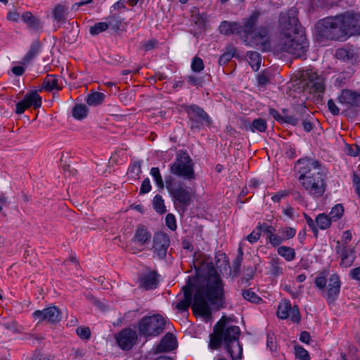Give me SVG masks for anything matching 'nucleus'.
Returning a JSON list of instances; mask_svg holds the SVG:
<instances>
[{
    "mask_svg": "<svg viewBox=\"0 0 360 360\" xmlns=\"http://www.w3.org/2000/svg\"><path fill=\"white\" fill-rule=\"evenodd\" d=\"M288 194L289 192L288 191H281L277 192L275 195H274L271 197V200L275 202H278L282 198L288 196Z\"/></svg>",
    "mask_w": 360,
    "mask_h": 360,
    "instance_id": "obj_57",
    "label": "nucleus"
},
{
    "mask_svg": "<svg viewBox=\"0 0 360 360\" xmlns=\"http://www.w3.org/2000/svg\"><path fill=\"white\" fill-rule=\"evenodd\" d=\"M32 316L38 322L46 321L51 323H56L61 321V311L55 306L49 307L42 310H36Z\"/></svg>",
    "mask_w": 360,
    "mask_h": 360,
    "instance_id": "obj_12",
    "label": "nucleus"
},
{
    "mask_svg": "<svg viewBox=\"0 0 360 360\" xmlns=\"http://www.w3.org/2000/svg\"><path fill=\"white\" fill-rule=\"evenodd\" d=\"M295 355L296 359L299 360H309V354L308 352L302 347H295Z\"/></svg>",
    "mask_w": 360,
    "mask_h": 360,
    "instance_id": "obj_45",
    "label": "nucleus"
},
{
    "mask_svg": "<svg viewBox=\"0 0 360 360\" xmlns=\"http://www.w3.org/2000/svg\"><path fill=\"white\" fill-rule=\"evenodd\" d=\"M158 41L155 39H150L146 41H143L141 43V46L145 51H149L158 46Z\"/></svg>",
    "mask_w": 360,
    "mask_h": 360,
    "instance_id": "obj_47",
    "label": "nucleus"
},
{
    "mask_svg": "<svg viewBox=\"0 0 360 360\" xmlns=\"http://www.w3.org/2000/svg\"><path fill=\"white\" fill-rule=\"evenodd\" d=\"M266 347L271 351H276V343L273 334H268L266 338Z\"/></svg>",
    "mask_w": 360,
    "mask_h": 360,
    "instance_id": "obj_53",
    "label": "nucleus"
},
{
    "mask_svg": "<svg viewBox=\"0 0 360 360\" xmlns=\"http://www.w3.org/2000/svg\"><path fill=\"white\" fill-rule=\"evenodd\" d=\"M340 290V281L337 274H333L329 279L326 289L321 292V295L328 303H333L338 297Z\"/></svg>",
    "mask_w": 360,
    "mask_h": 360,
    "instance_id": "obj_15",
    "label": "nucleus"
},
{
    "mask_svg": "<svg viewBox=\"0 0 360 360\" xmlns=\"http://www.w3.org/2000/svg\"><path fill=\"white\" fill-rule=\"evenodd\" d=\"M105 95L100 92H94L87 96L86 101L89 105H98L103 103Z\"/></svg>",
    "mask_w": 360,
    "mask_h": 360,
    "instance_id": "obj_35",
    "label": "nucleus"
},
{
    "mask_svg": "<svg viewBox=\"0 0 360 360\" xmlns=\"http://www.w3.org/2000/svg\"><path fill=\"white\" fill-rule=\"evenodd\" d=\"M41 51V44L39 41H34L29 50V51L24 56V60L25 63L30 62Z\"/></svg>",
    "mask_w": 360,
    "mask_h": 360,
    "instance_id": "obj_34",
    "label": "nucleus"
},
{
    "mask_svg": "<svg viewBox=\"0 0 360 360\" xmlns=\"http://www.w3.org/2000/svg\"><path fill=\"white\" fill-rule=\"evenodd\" d=\"M267 124L265 120L262 118H257L252 121L250 130L252 132H264L266 130Z\"/></svg>",
    "mask_w": 360,
    "mask_h": 360,
    "instance_id": "obj_36",
    "label": "nucleus"
},
{
    "mask_svg": "<svg viewBox=\"0 0 360 360\" xmlns=\"http://www.w3.org/2000/svg\"><path fill=\"white\" fill-rule=\"evenodd\" d=\"M3 326L5 328L12 330V331H16L17 330V323L15 321H8L4 323H3Z\"/></svg>",
    "mask_w": 360,
    "mask_h": 360,
    "instance_id": "obj_60",
    "label": "nucleus"
},
{
    "mask_svg": "<svg viewBox=\"0 0 360 360\" xmlns=\"http://www.w3.org/2000/svg\"><path fill=\"white\" fill-rule=\"evenodd\" d=\"M22 20L32 29L38 30L40 27L39 20L29 11L22 13Z\"/></svg>",
    "mask_w": 360,
    "mask_h": 360,
    "instance_id": "obj_31",
    "label": "nucleus"
},
{
    "mask_svg": "<svg viewBox=\"0 0 360 360\" xmlns=\"http://www.w3.org/2000/svg\"><path fill=\"white\" fill-rule=\"evenodd\" d=\"M68 6L65 4L56 5L52 10V15L54 21L63 22L68 18Z\"/></svg>",
    "mask_w": 360,
    "mask_h": 360,
    "instance_id": "obj_23",
    "label": "nucleus"
},
{
    "mask_svg": "<svg viewBox=\"0 0 360 360\" xmlns=\"http://www.w3.org/2000/svg\"><path fill=\"white\" fill-rule=\"evenodd\" d=\"M328 107L332 114L338 115L339 113V108L333 100H329L328 101Z\"/></svg>",
    "mask_w": 360,
    "mask_h": 360,
    "instance_id": "obj_62",
    "label": "nucleus"
},
{
    "mask_svg": "<svg viewBox=\"0 0 360 360\" xmlns=\"http://www.w3.org/2000/svg\"><path fill=\"white\" fill-rule=\"evenodd\" d=\"M139 286L146 290L155 288L158 285L157 275L154 271H148L139 278Z\"/></svg>",
    "mask_w": 360,
    "mask_h": 360,
    "instance_id": "obj_19",
    "label": "nucleus"
},
{
    "mask_svg": "<svg viewBox=\"0 0 360 360\" xmlns=\"http://www.w3.org/2000/svg\"><path fill=\"white\" fill-rule=\"evenodd\" d=\"M234 53V47L231 45L228 46L226 51L219 58V64L220 65L226 64L233 58Z\"/></svg>",
    "mask_w": 360,
    "mask_h": 360,
    "instance_id": "obj_38",
    "label": "nucleus"
},
{
    "mask_svg": "<svg viewBox=\"0 0 360 360\" xmlns=\"http://www.w3.org/2000/svg\"><path fill=\"white\" fill-rule=\"evenodd\" d=\"M41 105V97L39 95L37 91H30L27 92L24 98L16 103L15 113L22 114L30 107L34 109L40 108Z\"/></svg>",
    "mask_w": 360,
    "mask_h": 360,
    "instance_id": "obj_11",
    "label": "nucleus"
},
{
    "mask_svg": "<svg viewBox=\"0 0 360 360\" xmlns=\"http://www.w3.org/2000/svg\"><path fill=\"white\" fill-rule=\"evenodd\" d=\"M327 280L325 276H318L315 278V285L321 292H323L326 288Z\"/></svg>",
    "mask_w": 360,
    "mask_h": 360,
    "instance_id": "obj_51",
    "label": "nucleus"
},
{
    "mask_svg": "<svg viewBox=\"0 0 360 360\" xmlns=\"http://www.w3.org/2000/svg\"><path fill=\"white\" fill-rule=\"evenodd\" d=\"M188 114L190 127L192 129H200L203 125L210 126L212 119L209 115L201 108L195 105L187 106L185 109Z\"/></svg>",
    "mask_w": 360,
    "mask_h": 360,
    "instance_id": "obj_10",
    "label": "nucleus"
},
{
    "mask_svg": "<svg viewBox=\"0 0 360 360\" xmlns=\"http://www.w3.org/2000/svg\"><path fill=\"white\" fill-rule=\"evenodd\" d=\"M277 316L281 319H290L292 322L298 323L300 320L297 307H292L289 300L282 301L278 306Z\"/></svg>",
    "mask_w": 360,
    "mask_h": 360,
    "instance_id": "obj_13",
    "label": "nucleus"
},
{
    "mask_svg": "<svg viewBox=\"0 0 360 360\" xmlns=\"http://www.w3.org/2000/svg\"><path fill=\"white\" fill-rule=\"evenodd\" d=\"M283 239L282 238L281 234L274 233L271 237L267 240V242L271 244L274 247L278 246L283 242Z\"/></svg>",
    "mask_w": 360,
    "mask_h": 360,
    "instance_id": "obj_49",
    "label": "nucleus"
},
{
    "mask_svg": "<svg viewBox=\"0 0 360 360\" xmlns=\"http://www.w3.org/2000/svg\"><path fill=\"white\" fill-rule=\"evenodd\" d=\"M278 254L286 261L290 262L295 258V251L288 246H281L277 249Z\"/></svg>",
    "mask_w": 360,
    "mask_h": 360,
    "instance_id": "obj_32",
    "label": "nucleus"
},
{
    "mask_svg": "<svg viewBox=\"0 0 360 360\" xmlns=\"http://www.w3.org/2000/svg\"><path fill=\"white\" fill-rule=\"evenodd\" d=\"M304 219L307 225L312 230V231L316 234L318 233V228L316 226V220L314 221L311 217H309L307 214L304 213L303 214Z\"/></svg>",
    "mask_w": 360,
    "mask_h": 360,
    "instance_id": "obj_52",
    "label": "nucleus"
},
{
    "mask_svg": "<svg viewBox=\"0 0 360 360\" xmlns=\"http://www.w3.org/2000/svg\"><path fill=\"white\" fill-rule=\"evenodd\" d=\"M311 336L307 331H303L300 334V340L304 343H309L310 341Z\"/></svg>",
    "mask_w": 360,
    "mask_h": 360,
    "instance_id": "obj_64",
    "label": "nucleus"
},
{
    "mask_svg": "<svg viewBox=\"0 0 360 360\" xmlns=\"http://www.w3.org/2000/svg\"><path fill=\"white\" fill-rule=\"evenodd\" d=\"M295 167L297 179L306 193L314 198L323 196L327 176L319 161L304 158L297 161Z\"/></svg>",
    "mask_w": 360,
    "mask_h": 360,
    "instance_id": "obj_4",
    "label": "nucleus"
},
{
    "mask_svg": "<svg viewBox=\"0 0 360 360\" xmlns=\"http://www.w3.org/2000/svg\"><path fill=\"white\" fill-rule=\"evenodd\" d=\"M150 174L153 178L157 186L162 189L164 188V182L158 167H152L150 171Z\"/></svg>",
    "mask_w": 360,
    "mask_h": 360,
    "instance_id": "obj_40",
    "label": "nucleus"
},
{
    "mask_svg": "<svg viewBox=\"0 0 360 360\" xmlns=\"http://www.w3.org/2000/svg\"><path fill=\"white\" fill-rule=\"evenodd\" d=\"M331 219L325 213L319 214L316 217V226L318 229L326 230L330 227Z\"/></svg>",
    "mask_w": 360,
    "mask_h": 360,
    "instance_id": "obj_28",
    "label": "nucleus"
},
{
    "mask_svg": "<svg viewBox=\"0 0 360 360\" xmlns=\"http://www.w3.org/2000/svg\"><path fill=\"white\" fill-rule=\"evenodd\" d=\"M153 205L154 210L160 213L163 214L166 212V207L165 205L164 200L161 195H156L153 200Z\"/></svg>",
    "mask_w": 360,
    "mask_h": 360,
    "instance_id": "obj_39",
    "label": "nucleus"
},
{
    "mask_svg": "<svg viewBox=\"0 0 360 360\" xmlns=\"http://www.w3.org/2000/svg\"><path fill=\"white\" fill-rule=\"evenodd\" d=\"M169 172L186 180L195 179L194 164L188 153L178 150L174 161L169 165Z\"/></svg>",
    "mask_w": 360,
    "mask_h": 360,
    "instance_id": "obj_7",
    "label": "nucleus"
},
{
    "mask_svg": "<svg viewBox=\"0 0 360 360\" xmlns=\"http://www.w3.org/2000/svg\"><path fill=\"white\" fill-rule=\"evenodd\" d=\"M191 70L195 72H200L204 70L205 65L202 58L195 56L191 63Z\"/></svg>",
    "mask_w": 360,
    "mask_h": 360,
    "instance_id": "obj_43",
    "label": "nucleus"
},
{
    "mask_svg": "<svg viewBox=\"0 0 360 360\" xmlns=\"http://www.w3.org/2000/svg\"><path fill=\"white\" fill-rule=\"evenodd\" d=\"M278 233L281 234L283 240L292 238L296 234V229L292 227H285L278 230Z\"/></svg>",
    "mask_w": 360,
    "mask_h": 360,
    "instance_id": "obj_42",
    "label": "nucleus"
},
{
    "mask_svg": "<svg viewBox=\"0 0 360 360\" xmlns=\"http://www.w3.org/2000/svg\"><path fill=\"white\" fill-rule=\"evenodd\" d=\"M262 226V231H264V233L266 234V240H268L271 236H273L275 233V229L266 224H261Z\"/></svg>",
    "mask_w": 360,
    "mask_h": 360,
    "instance_id": "obj_55",
    "label": "nucleus"
},
{
    "mask_svg": "<svg viewBox=\"0 0 360 360\" xmlns=\"http://www.w3.org/2000/svg\"><path fill=\"white\" fill-rule=\"evenodd\" d=\"M61 88V79L53 75H48L44 78L41 85V89L47 91L60 90Z\"/></svg>",
    "mask_w": 360,
    "mask_h": 360,
    "instance_id": "obj_22",
    "label": "nucleus"
},
{
    "mask_svg": "<svg viewBox=\"0 0 360 360\" xmlns=\"http://www.w3.org/2000/svg\"><path fill=\"white\" fill-rule=\"evenodd\" d=\"M276 73H274L270 69H266L262 71L257 75V82L259 85L264 86L270 83L273 79L274 76Z\"/></svg>",
    "mask_w": 360,
    "mask_h": 360,
    "instance_id": "obj_33",
    "label": "nucleus"
},
{
    "mask_svg": "<svg viewBox=\"0 0 360 360\" xmlns=\"http://www.w3.org/2000/svg\"><path fill=\"white\" fill-rule=\"evenodd\" d=\"M344 211L343 206L341 204H337L332 207L328 217L332 221H336L343 216Z\"/></svg>",
    "mask_w": 360,
    "mask_h": 360,
    "instance_id": "obj_37",
    "label": "nucleus"
},
{
    "mask_svg": "<svg viewBox=\"0 0 360 360\" xmlns=\"http://www.w3.org/2000/svg\"><path fill=\"white\" fill-rule=\"evenodd\" d=\"M282 262L278 257H273L269 262V269L271 274L278 276L283 274Z\"/></svg>",
    "mask_w": 360,
    "mask_h": 360,
    "instance_id": "obj_29",
    "label": "nucleus"
},
{
    "mask_svg": "<svg viewBox=\"0 0 360 360\" xmlns=\"http://www.w3.org/2000/svg\"><path fill=\"white\" fill-rule=\"evenodd\" d=\"M225 345L233 360L241 359L243 355V348L239 344L238 339L233 340V341H231L230 343Z\"/></svg>",
    "mask_w": 360,
    "mask_h": 360,
    "instance_id": "obj_24",
    "label": "nucleus"
},
{
    "mask_svg": "<svg viewBox=\"0 0 360 360\" xmlns=\"http://www.w3.org/2000/svg\"><path fill=\"white\" fill-rule=\"evenodd\" d=\"M11 72L16 76H21L25 72V68L22 66H14L12 68Z\"/></svg>",
    "mask_w": 360,
    "mask_h": 360,
    "instance_id": "obj_63",
    "label": "nucleus"
},
{
    "mask_svg": "<svg viewBox=\"0 0 360 360\" xmlns=\"http://www.w3.org/2000/svg\"><path fill=\"white\" fill-rule=\"evenodd\" d=\"M166 184L174 203L178 202L184 206L189 205L193 195V191L191 187L186 186L181 181L169 180L167 181Z\"/></svg>",
    "mask_w": 360,
    "mask_h": 360,
    "instance_id": "obj_8",
    "label": "nucleus"
},
{
    "mask_svg": "<svg viewBox=\"0 0 360 360\" xmlns=\"http://www.w3.org/2000/svg\"><path fill=\"white\" fill-rule=\"evenodd\" d=\"M89 110L84 104L77 103L72 110V117L77 120H82L87 117Z\"/></svg>",
    "mask_w": 360,
    "mask_h": 360,
    "instance_id": "obj_27",
    "label": "nucleus"
},
{
    "mask_svg": "<svg viewBox=\"0 0 360 360\" xmlns=\"http://www.w3.org/2000/svg\"><path fill=\"white\" fill-rule=\"evenodd\" d=\"M166 225L169 229L174 231L176 229V219L172 214H168L165 218Z\"/></svg>",
    "mask_w": 360,
    "mask_h": 360,
    "instance_id": "obj_50",
    "label": "nucleus"
},
{
    "mask_svg": "<svg viewBox=\"0 0 360 360\" xmlns=\"http://www.w3.org/2000/svg\"><path fill=\"white\" fill-rule=\"evenodd\" d=\"M150 233L145 227L140 226L137 228L132 241L143 245L147 243L150 239Z\"/></svg>",
    "mask_w": 360,
    "mask_h": 360,
    "instance_id": "obj_25",
    "label": "nucleus"
},
{
    "mask_svg": "<svg viewBox=\"0 0 360 360\" xmlns=\"http://www.w3.org/2000/svg\"><path fill=\"white\" fill-rule=\"evenodd\" d=\"M279 34L274 46L275 53H288L295 58L306 57L309 42L297 18V11L291 8L279 17Z\"/></svg>",
    "mask_w": 360,
    "mask_h": 360,
    "instance_id": "obj_2",
    "label": "nucleus"
},
{
    "mask_svg": "<svg viewBox=\"0 0 360 360\" xmlns=\"http://www.w3.org/2000/svg\"><path fill=\"white\" fill-rule=\"evenodd\" d=\"M151 188L150 179L148 178H146L141 184L140 193L142 194L148 193L150 191Z\"/></svg>",
    "mask_w": 360,
    "mask_h": 360,
    "instance_id": "obj_54",
    "label": "nucleus"
},
{
    "mask_svg": "<svg viewBox=\"0 0 360 360\" xmlns=\"http://www.w3.org/2000/svg\"><path fill=\"white\" fill-rule=\"evenodd\" d=\"M169 246V236L162 232L156 233L153 237V249L155 252L160 258H163Z\"/></svg>",
    "mask_w": 360,
    "mask_h": 360,
    "instance_id": "obj_16",
    "label": "nucleus"
},
{
    "mask_svg": "<svg viewBox=\"0 0 360 360\" xmlns=\"http://www.w3.org/2000/svg\"><path fill=\"white\" fill-rule=\"evenodd\" d=\"M321 34L327 39L345 41L360 34V14L346 13L323 19L317 24Z\"/></svg>",
    "mask_w": 360,
    "mask_h": 360,
    "instance_id": "obj_5",
    "label": "nucleus"
},
{
    "mask_svg": "<svg viewBox=\"0 0 360 360\" xmlns=\"http://www.w3.org/2000/svg\"><path fill=\"white\" fill-rule=\"evenodd\" d=\"M196 278L189 277L188 283L182 288L184 298L176 305L181 311H187L191 306L193 313L209 318L211 309L209 303L217 307H224V284L210 261L199 262Z\"/></svg>",
    "mask_w": 360,
    "mask_h": 360,
    "instance_id": "obj_1",
    "label": "nucleus"
},
{
    "mask_svg": "<svg viewBox=\"0 0 360 360\" xmlns=\"http://www.w3.org/2000/svg\"><path fill=\"white\" fill-rule=\"evenodd\" d=\"M258 14L255 13L243 21V25L236 22L223 21L219 30L221 34L231 35L236 33L249 46H258L263 51L270 48L269 30L266 27H255Z\"/></svg>",
    "mask_w": 360,
    "mask_h": 360,
    "instance_id": "obj_3",
    "label": "nucleus"
},
{
    "mask_svg": "<svg viewBox=\"0 0 360 360\" xmlns=\"http://www.w3.org/2000/svg\"><path fill=\"white\" fill-rule=\"evenodd\" d=\"M109 25L105 22H100L94 24L90 27L89 32L92 35H97L99 33L106 30Z\"/></svg>",
    "mask_w": 360,
    "mask_h": 360,
    "instance_id": "obj_41",
    "label": "nucleus"
},
{
    "mask_svg": "<svg viewBox=\"0 0 360 360\" xmlns=\"http://www.w3.org/2000/svg\"><path fill=\"white\" fill-rule=\"evenodd\" d=\"M246 60L254 71H257L261 65L262 58L260 54L256 51H248L246 53Z\"/></svg>",
    "mask_w": 360,
    "mask_h": 360,
    "instance_id": "obj_26",
    "label": "nucleus"
},
{
    "mask_svg": "<svg viewBox=\"0 0 360 360\" xmlns=\"http://www.w3.org/2000/svg\"><path fill=\"white\" fill-rule=\"evenodd\" d=\"M165 322L160 315L146 316L139 323V332L145 336H157L164 330Z\"/></svg>",
    "mask_w": 360,
    "mask_h": 360,
    "instance_id": "obj_9",
    "label": "nucleus"
},
{
    "mask_svg": "<svg viewBox=\"0 0 360 360\" xmlns=\"http://www.w3.org/2000/svg\"><path fill=\"white\" fill-rule=\"evenodd\" d=\"M187 82L193 86H200L201 81L199 78L193 75H188L186 77Z\"/></svg>",
    "mask_w": 360,
    "mask_h": 360,
    "instance_id": "obj_59",
    "label": "nucleus"
},
{
    "mask_svg": "<svg viewBox=\"0 0 360 360\" xmlns=\"http://www.w3.org/2000/svg\"><path fill=\"white\" fill-rule=\"evenodd\" d=\"M262 233V226L259 224L248 236L247 240L250 243H256L260 238Z\"/></svg>",
    "mask_w": 360,
    "mask_h": 360,
    "instance_id": "obj_44",
    "label": "nucleus"
},
{
    "mask_svg": "<svg viewBox=\"0 0 360 360\" xmlns=\"http://www.w3.org/2000/svg\"><path fill=\"white\" fill-rule=\"evenodd\" d=\"M176 341L174 335L171 333H167L161 340L160 344L155 349V352H164L172 351L176 348Z\"/></svg>",
    "mask_w": 360,
    "mask_h": 360,
    "instance_id": "obj_21",
    "label": "nucleus"
},
{
    "mask_svg": "<svg viewBox=\"0 0 360 360\" xmlns=\"http://www.w3.org/2000/svg\"><path fill=\"white\" fill-rule=\"evenodd\" d=\"M337 58L349 62L360 61L359 48L349 46L337 49L335 52Z\"/></svg>",
    "mask_w": 360,
    "mask_h": 360,
    "instance_id": "obj_18",
    "label": "nucleus"
},
{
    "mask_svg": "<svg viewBox=\"0 0 360 360\" xmlns=\"http://www.w3.org/2000/svg\"><path fill=\"white\" fill-rule=\"evenodd\" d=\"M7 19L13 22H18L20 19V14L16 10L10 11L7 14Z\"/></svg>",
    "mask_w": 360,
    "mask_h": 360,
    "instance_id": "obj_58",
    "label": "nucleus"
},
{
    "mask_svg": "<svg viewBox=\"0 0 360 360\" xmlns=\"http://www.w3.org/2000/svg\"><path fill=\"white\" fill-rule=\"evenodd\" d=\"M117 345L124 350L131 349L137 340L136 332L131 328L121 330L115 338Z\"/></svg>",
    "mask_w": 360,
    "mask_h": 360,
    "instance_id": "obj_14",
    "label": "nucleus"
},
{
    "mask_svg": "<svg viewBox=\"0 0 360 360\" xmlns=\"http://www.w3.org/2000/svg\"><path fill=\"white\" fill-rule=\"evenodd\" d=\"M76 333L79 338L84 340L89 339L91 336V330L88 327H78Z\"/></svg>",
    "mask_w": 360,
    "mask_h": 360,
    "instance_id": "obj_48",
    "label": "nucleus"
},
{
    "mask_svg": "<svg viewBox=\"0 0 360 360\" xmlns=\"http://www.w3.org/2000/svg\"><path fill=\"white\" fill-rule=\"evenodd\" d=\"M309 86L316 93H322L324 91L323 80L314 73L311 75V80L309 82Z\"/></svg>",
    "mask_w": 360,
    "mask_h": 360,
    "instance_id": "obj_30",
    "label": "nucleus"
},
{
    "mask_svg": "<svg viewBox=\"0 0 360 360\" xmlns=\"http://www.w3.org/2000/svg\"><path fill=\"white\" fill-rule=\"evenodd\" d=\"M335 250L341 258L340 266L345 268L351 266L355 259L353 250L338 242Z\"/></svg>",
    "mask_w": 360,
    "mask_h": 360,
    "instance_id": "obj_17",
    "label": "nucleus"
},
{
    "mask_svg": "<svg viewBox=\"0 0 360 360\" xmlns=\"http://www.w3.org/2000/svg\"><path fill=\"white\" fill-rule=\"evenodd\" d=\"M243 297L251 302L258 303L261 300V298L259 297L255 292L251 290L250 289L244 290L243 292Z\"/></svg>",
    "mask_w": 360,
    "mask_h": 360,
    "instance_id": "obj_46",
    "label": "nucleus"
},
{
    "mask_svg": "<svg viewBox=\"0 0 360 360\" xmlns=\"http://www.w3.org/2000/svg\"><path fill=\"white\" fill-rule=\"evenodd\" d=\"M230 318L223 316L215 324L214 332L210 335V346L212 349H217L224 342L230 343L233 340L238 339L240 333V328L236 326H229Z\"/></svg>",
    "mask_w": 360,
    "mask_h": 360,
    "instance_id": "obj_6",
    "label": "nucleus"
},
{
    "mask_svg": "<svg viewBox=\"0 0 360 360\" xmlns=\"http://www.w3.org/2000/svg\"><path fill=\"white\" fill-rule=\"evenodd\" d=\"M352 182L356 193L360 198V177L357 174H354L352 176Z\"/></svg>",
    "mask_w": 360,
    "mask_h": 360,
    "instance_id": "obj_56",
    "label": "nucleus"
},
{
    "mask_svg": "<svg viewBox=\"0 0 360 360\" xmlns=\"http://www.w3.org/2000/svg\"><path fill=\"white\" fill-rule=\"evenodd\" d=\"M349 276L354 280L360 281V266L351 269Z\"/></svg>",
    "mask_w": 360,
    "mask_h": 360,
    "instance_id": "obj_61",
    "label": "nucleus"
},
{
    "mask_svg": "<svg viewBox=\"0 0 360 360\" xmlns=\"http://www.w3.org/2000/svg\"><path fill=\"white\" fill-rule=\"evenodd\" d=\"M339 103L342 105H359L360 95L349 90H343L338 98Z\"/></svg>",
    "mask_w": 360,
    "mask_h": 360,
    "instance_id": "obj_20",
    "label": "nucleus"
}]
</instances>
